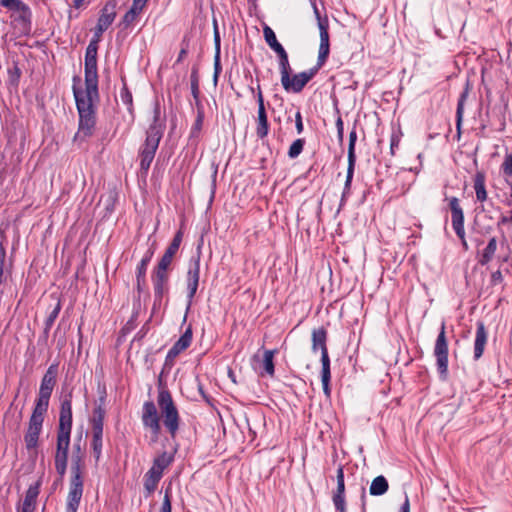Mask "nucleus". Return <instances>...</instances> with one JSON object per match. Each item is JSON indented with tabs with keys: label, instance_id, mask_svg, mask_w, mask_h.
<instances>
[{
	"label": "nucleus",
	"instance_id": "12",
	"mask_svg": "<svg viewBox=\"0 0 512 512\" xmlns=\"http://www.w3.org/2000/svg\"><path fill=\"white\" fill-rule=\"evenodd\" d=\"M72 397V391H70L61 400L57 430L72 431Z\"/></svg>",
	"mask_w": 512,
	"mask_h": 512
},
{
	"label": "nucleus",
	"instance_id": "55",
	"mask_svg": "<svg viewBox=\"0 0 512 512\" xmlns=\"http://www.w3.org/2000/svg\"><path fill=\"white\" fill-rule=\"evenodd\" d=\"M160 121V105L156 103L153 110V123L150 126H156L163 132V126Z\"/></svg>",
	"mask_w": 512,
	"mask_h": 512
},
{
	"label": "nucleus",
	"instance_id": "36",
	"mask_svg": "<svg viewBox=\"0 0 512 512\" xmlns=\"http://www.w3.org/2000/svg\"><path fill=\"white\" fill-rule=\"evenodd\" d=\"M153 255H154L153 248H150L146 251L143 258L141 259V261L139 262V264L136 267V278L141 279V278L146 277L147 268H148V265H149Z\"/></svg>",
	"mask_w": 512,
	"mask_h": 512
},
{
	"label": "nucleus",
	"instance_id": "53",
	"mask_svg": "<svg viewBox=\"0 0 512 512\" xmlns=\"http://www.w3.org/2000/svg\"><path fill=\"white\" fill-rule=\"evenodd\" d=\"M157 479L149 478L147 475H144V489L147 492V496L153 493L158 486Z\"/></svg>",
	"mask_w": 512,
	"mask_h": 512
},
{
	"label": "nucleus",
	"instance_id": "56",
	"mask_svg": "<svg viewBox=\"0 0 512 512\" xmlns=\"http://www.w3.org/2000/svg\"><path fill=\"white\" fill-rule=\"evenodd\" d=\"M295 128L298 135L302 134L304 131L303 118L299 110L295 113Z\"/></svg>",
	"mask_w": 512,
	"mask_h": 512
},
{
	"label": "nucleus",
	"instance_id": "4",
	"mask_svg": "<svg viewBox=\"0 0 512 512\" xmlns=\"http://www.w3.org/2000/svg\"><path fill=\"white\" fill-rule=\"evenodd\" d=\"M279 70L281 75V84L284 90L292 93H300L307 85V83L313 79L319 71V69L314 66L307 71H303L291 76L292 69L289 59L283 63H280Z\"/></svg>",
	"mask_w": 512,
	"mask_h": 512
},
{
	"label": "nucleus",
	"instance_id": "51",
	"mask_svg": "<svg viewBox=\"0 0 512 512\" xmlns=\"http://www.w3.org/2000/svg\"><path fill=\"white\" fill-rule=\"evenodd\" d=\"M401 131H393L390 137V154L394 156L401 141Z\"/></svg>",
	"mask_w": 512,
	"mask_h": 512
},
{
	"label": "nucleus",
	"instance_id": "42",
	"mask_svg": "<svg viewBox=\"0 0 512 512\" xmlns=\"http://www.w3.org/2000/svg\"><path fill=\"white\" fill-rule=\"evenodd\" d=\"M329 53L330 43L320 42L317 63L315 65L316 68L320 69L325 64L329 56Z\"/></svg>",
	"mask_w": 512,
	"mask_h": 512
},
{
	"label": "nucleus",
	"instance_id": "45",
	"mask_svg": "<svg viewBox=\"0 0 512 512\" xmlns=\"http://www.w3.org/2000/svg\"><path fill=\"white\" fill-rule=\"evenodd\" d=\"M330 379H331L330 365L322 366L321 381H322V386H323V392L327 396H330V393H331Z\"/></svg>",
	"mask_w": 512,
	"mask_h": 512
},
{
	"label": "nucleus",
	"instance_id": "19",
	"mask_svg": "<svg viewBox=\"0 0 512 512\" xmlns=\"http://www.w3.org/2000/svg\"><path fill=\"white\" fill-rule=\"evenodd\" d=\"M488 340V332L482 321L476 323V334L474 340V360H479L485 350V346Z\"/></svg>",
	"mask_w": 512,
	"mask_h": 512
},
{
	"label": "nucleus",
	"instance_id": "28",
	"mask_svg": "<svg viewBox=\"0 0 512 512\" xmlns=\"http://www.w3.org/2000/svg\"><path fill=\"white\" fill-rule=\"evenodd\" d=\"M174 455L166 451L154 458L151 468L163 475V471L173 462Z\"/></svg>",
	"mask_w": 512,
	"mask_h": 512
},
{
	"label": "nucleus",
	"instance_id": "20",
	"mask_svg": "<svg viewBox=\"0 0 512 512\" xmlns=\"http://www.w3.org/2000/svg\"><path fill=\"white\" fill-rule=\"evenodd\" d=\"M41 478L34 484H31L26 491L25 498L19 512H34L36 506V499L40 492Z\"/></svg>",
	"mask_w": 512,
	"mask_h": 512
},
{
	"label": "nucleus",
	"instance_id": "32",
	"mask_svg": "<svg viewBox=\"0 0 512 512\" xmlns=\"http://www.w3.org/2000/svg\"><path fill=\"white\" fill-rule=\"evenodd\" d=\"M71 431L57 430L56 451L69 452Z\"/></svg>",
	"mask_w": 512,
	"mask_h": 512
},
{
	"label": "nucleus",
	"instance_id": "61",
	"mask_svg": "<svg viewBox=\"0 0 512 512\" xmlns=\"http://www.w3.org/2000/svg\"><path fill=\"white\" fill-rule=\"evenodd\" d=\"M503 282V276L500 270H497L491 275V283L492 285H497Z\"/></svg>",
	"mask_w": 512,
	"mask_h": 512
},
{
	"label": "nucleus",
	"instance_id": "33",
	"mask_svg": "<svg viewBox=\"0 0 512 512\" xmlns=\"http://www.w3.org/2000/svg\"><path fill=\"white\" fill-rule=\"evenodd\" d=\"M497 250V240L496 237L490 238L487 246L483 250L481 257L479 259V263L481 265H487L494 257V254Z\"/></svg>",
	"mask_w": 512,
	"mask_h": 512
},
{
	"label": "nucleus",
	"instance_id": "46",
	"mask_svg": "<svg viewBox=\"0 0 512 512\" xmlns=\"http://www.w3.org/2000/svg\"><path fill=\"white\" fill-rule=\"evenodd\" d=\"M357 141V132L355 126L349 133V144H348V162H356L355 145Z\"/></svg>",
	"mask_w": 512,
	"mask_h": 512
},
{
	"label": "nucleus",
	"instance_id": "7",
	"mask_svg": "<svg viewBox=\"0 0 512 512\" xmlns=\"http://www.w3.org/2000/svg\"><path fill=\"white\" fill-rule=\"evenodd\" d=\"M448 340L446 336V323L441 322L440 331L436 338L433 354L436 358V368L441 380L448 378Z\"/></svg>",
	"mask_w": 512,
	"mask_h": 512
},
{
	"label": "nucleus",
	"instance_id": "38",
	"mask_svg": "<svg viewBox=\"0 0 512 512\" xmlns=\"http://www.w3.org/2000/svg\"><path fill=\"white\" fill-rule=\"evenodd\" d=\"M277 351L276 350H265L264 356H263V368L265 373H267L270 376H274L275 373V366L273 362L274 355Z\"/></svg>",
	"mask_w": 512,
	"mask_h": 512
},
{
	"label": "nucleus",
	"instance_id": "31",
	"mask_svg": "<svg viewBox=\"0 0 512 512\" xmlns=\"http://www.w3.org/2000/svg\"><path fill=\"white\" fill-rule=\"evenodd\" d=\"M468 97V87L460 94L458 103H457V109H456V129H457V135L460 137L461 135V125L463 121V114H464V105Z\"/></svg>",
	"mask_w": 512,
	"mask_h": 512
},
{
	"label": "nucleus",
	"instance_id": "17",
	"mask_svg": "<svg viewBox=\"0 0 512 512\" xmlns=\"http://www.w3.org/2000/svg\"><path fill=\"white\" fill-rule=\"evenodd\" d=\"M449 209L451 212L452 228L456 235H462L464 228V212L457 197H450Z\"/></svg>",
	"mask_w": 512,
	"mask_h": 512
},
{
	"label": "nucleus",
	"instance_id": "52",
	"mask_svg": "<svg viewBox=\"0 0 512 512\" xmlns=\"http://www.w3.org/2000/svg\"><path fill=\"white\" fill-rule=\"evenodd\" d=\"M501 171L507 177L512 176V153L505 156V159L501 165Z\"/></svg>",
	"mask_w": 512,
	"mask_h": 512
},
{
	"label": "nucleus",
	"instance_id": "2",
	"mask_svg": "<svg viewBox=\"0 0 512 512\" xmlns=\"http://www.w3.org/2000/svg\"><path fill=\"white\" fill-rule=\"evenodd\" d=\"M81 436L73 444L71 459V476L69 480V491L66 498L65 512H77L84 491V455L81 449Z\"/></svg>",
	"mask_w": 512,
	"mask_h": 512
},
{
	"label": "nucleus",
	"instance_id": "37",
	"mask_svg": "<svg viewBox=\"0 0 512 512\" xmlns=\"http://www.w3.org/2000/svg\"><path fill=\"white\" fill-rule=\"evenodd\" d=\"M123 86L120 90V99L124 105H126L128 112L133 115L134 107H133V96L131 91L129 90L125 79H122Z\"/></svg>",
	"mask_w": 512,
	"mask_h": 512
},
{
	"label": "nucleus",
	"instance_id": "26",
	"mask_svg": "<svg viewBox=\"0 0 512 512\" xmlns=\"http://www.w3.org/2000/svg\"><path fill=\"white\" fill-rule=\"evenodd\" d=\"M92 439L90 442V446L92 449L93 456L95 461L98 462L102 455L103 449V429H91Z\"/></svg>",
	"mask_w": 512,
	"mask_h": 512
},
{
	"label": "nucleus",
	"instance_id": "62",
	"mask_svg": "<svg viewBox=\"0 0 512 512\" xmlns=\"http://www.w3.org/2000/svg\"><path fill=\"white\" fill-rule=\"evenodd\" d=\"M51 328L44 326L42 334L39 336L38 343L47 344Z\"/></svg>",
	"mask_w": 512,
	"mask_h": 512
},
{
	"label": "nucleus",
	"instance_id": "21",
	"mask_svg": "<svg viewBox=\"0 0 512 512\" xmlns=\"http://www.w3.org/2000/svg\"><path fill=\"white\" fill-rule=\"evenodd\" d=\"M53 390L54 389L40 385L32 413H36L42 416L46 415Z\"/></svg>",
	"mask_w": 512,
	"mask_h": 512
},
{
	"label": "nucleus",
	"instance_id": "44",
	"mask_svg": "<svg viewBox=\"0 0 512 512\" xmlns=\"http://www.w3.org/2000/svg\"><path fill=\"white\" fill-rule=\"evenodd\" d=\"M173 258L174 256L164 252L163 256L160 258L159 262L154 267V270L170 273Z\"/></svg>",
	"mask_w": 512,
	"mask_h": 512
},
{
	"label": "nucleus",
	"instance_id": "34",
	"mask_svg": "<svg viewBox=\"0 0 512 512\" xmlns=\"http://www.w3.org/2000/svg\"><path fill=\"white\" fill-rule=\"evenodd\" d=\"M69 452L56 451L54 455L55 469L58 475L62 478L67 470Z\"/></svg>",
	"mask_w": 512,
	"mask_h": 512
},
{
	"label": "nucleus",
	"instance_id": "6",
	"mask_svg": "<svg viewBox=\"0 0 512 512\" xmlns=\"http://www.w3.org/2000/svg\"><path fill=\"white\" fill-rule=\"evenodd\" d=\"M0 6L12 11L11 18L23 35H29L32 29L31 8L22 0H0Z\"/></svg>",
	"mask_w": 512,
	"mask_h": 512
},
{
	"label": "nucleus",
	"instance_id": "30",
	"mask_svg": "<svg viewBox=\"0 0 512 512\" xmlns=\"http://www.w3.org/2000/svg\"><path fill=\"white\" fill-rule=\"evenodd\" d=\"M58 364H51L41 379L40 385L54 389L57 383Z\"/></svg>",
	"mask_w": 512,
	"mask_h": 512
},
{
	"label": "nucleus",
	"instance_id": "27",
	"mask_svg": "<svg viewBox=\"0 0 512 512\" xmlns=\"http://www.w3.org/2000/svg\"><path fill=\"white\" fill-rule=\"evenodd\" d=\"M389 489V483L383 475L375 477L370 485L369 493L372 496H382Z\"/></svg>",
	"mask_w": 512,
	"mask_h": 512
},
{
	"label": "nucleus",
	"instance_id": "8",
	"mask_svg": "<svg viewBox=\"0 0 512 512\" xmlns=\"http://www.w3.org/2000/svg\"><path fill=\"white\" fill-rule=\"evenodd\" d=\"M151 281L154 290L153 311L160 308L164 297H167L170 291V273L154 270L151 273Z\"/></svg>",
	"mask_w": 512,
	"mask_h": 512
},
{
	"label": "nucleus",
	"instance_id": "13",
	"mask_svg": "<svg viewBox=\"0 0 512 512\" xmlns=\"http://www.w3.org/2000/svg\"><path fill=\"white\" fill-rule=\"evenodd\" d=\"M328 333L324 327L313 329L312 331V351H321V364L322 366L330 365V358L327 348Z\"/></svg>",
	"mask_w": 512,
	"mask_h": 512
},
{
	"label": "nucleus",
	"instance_id": "3",
	"mask_svg": "<svg viewBox=\"0 0 512 512\" xmlns=\"http://www.w3.org/2000/svg\"><path fill=\"white\" fill-rule=\"evenodd\" d=\"M157 404L161 411L163 424L174 439L180 427V416L172 395L168 389L162 388L158 392Z\"/></svg>",
	"mask_w": 512,
	"mask_h": 512
},
{
	"label": "nucleus",
	"instance_id": "22",
	"mask_svg": "<svg viewBox=\"0 0 512 512\" xmlns=\"http://www.w3.org/2000/svg\"><path fill=\"white\" fill-rule=\"evenodd\" d=\"M486 175L484 171L478 170L473 176V188L476 194V200L484 203L488 199L486 190Z\"/></svg>",
	"mask_w": 512,
	"mask_h": 512
},
{
	"label": "nucleus",
	"instance_id": "47",
	"mask_svg": "<svg viewBox=\"0 0 512 512\" xmlns=\"http://www.w3.org/2000/svg\"><path fill=\"white\" fill-rule=\"evenodd\" d=\"M186 286H187V307H186L185 315L183 317V323H185L187 320V315H188V312L193 303V299L197 293L199 284H186Z\"/></svg>",
	"mask_w": 512,
	"mask_h": 512
},
{
	"label": "nucleus",
	"instance_id": "64",
	"mask_svg": "<svg viewBox=\"0 0 512 512\" xmlns=\"http://www.w3.org/2000/svg\"><path fill=\"white\" fill-rule=\"evenodd\" d=\"M190 85H199L198 69L196 67L192 68L190 75Z\"/></svg>",
	"mask_w": 512,
	"mask_h": 512
},
{
	"label": "nucleus",
	"instance_id": "1",
	"mask_svg": "<svg viewBox=\"0 0 512 512\" xmlns=\"http://www.w3.org/2000/svg\"><path fill=\"white\" fill-rule=\"evenodd\" d=\"M78 112V130L74 142L85 141L93 136L97 122V106L100 101L99 92L82 91L76 84L72 87Z\"/></svg>",
	"mask_w": 512,
	"mask_h": 512
},
{
	"label": "nucleus",
	"instance_id": "9",
	"mask_svg": "<svg viewBox=\"0 0 512 512\" xmlns=\"http://www.w3.org/2000/svg\"><path fill=\"white\" fill-rule=\"evenodd\" d=\"M141 420L143 426L149 429L155 439L158 438L161 432L160 417L153 401H146L142 407Z\"/></svg>",
	"mask_w": 512,
	"mask_h": 512
},
{
	"label": "nucleus",
	"instance_id": "49",
	"mask_svg": "<svg viewBox=\"0 0 512 512\" xmlns=\"http://www.w3.org/2000/svg\"><path fill=\"white\" fill-rule=\"evenodd\" d=\"M171 499H172V489H171V487H167L164 492V498H163V502H162L159 512H171V510H172V505H171L172 500Z\"/></svg>",
	"mask_w": 512,
	"mask_h": 512
},
{
	"label": "nucleus",
	"instance_id": "35",
	"mask_svg": "<svg viewBox=\"0 0 512 512\" xmlns=\"http://www.w3.org/2000/svg\"><path fill=\"white\" fill-rule=\"evenodd\" d=\"M106 410L105 407L95 406L93 409L92 417L90 419L91 429H103Z\"/></svg>",
	"mask_w": 512,
	"mask_h": 512
},
{
	"label": "nucleus",
	"instance_id": "18",
	"mask_svg": "<svg viewBox=\"0 0 512 512\" xmlns=\"http://www.w3.org/2000/svg\"><path fill=\"white\" fill-rule=\"evenodd\" d=\"M263 34L264 39L267 43V45L276 53L278 58V65L280 63H283L284 61H287L289 59L288 53L284 49V47L278 42L276 35L271 27L268 25H265L263 27Z\"/></svg>",
	"mask_w": 512,
	"mask_h": 512
},
{
	"label": "nucleus",
	"instance_id": "59",
	"mask_svg": "<svg viewBox=\"0 0 512 512\" xmlns=\"http://www.w3.org/2000/svg\"><path fill=\"white\" fill-rule=\"evenodd\" d=\"M108 28L103 26L102 24L97 22V25L94 30V36L91 40H97V43L100 41V37Z\"/></svg>",
	"mask_w": 512,
	"mask_h": 512
},
{
	"label": "nucleus",
	"instance_id": "50",
	"mask_svg": "<svg viewBox=\"0 0 512 512\" xmlns=\"http://www.w3.org/2000/svg\"><path fill=\"white\" fill-rule=\"evenodd\" d=\"M5 273H10L6 268V249L2 241H0V281L3 282Z\"/></svg>",
	"mask_w": 512,
	"mask_h": 512
},
{
	"label": "nucleus",
	"instance_id": "41",
	"mask_svg": "<svg viewBox=\"0 0 512 512\" xmlns=\"http://www.w3.org/2000/svg\"><path fill=\"white\" fill-rule=\"evenodd\" d=\"M182 240H183V231L180 229L175 233L172 241L166 248L165 252L172 256H175L179 250Z\"/></svg>",
	"mask_w": 512,
	"mask_h": 512
},
{
	"label": "nucleus",
	"instance_id": "54",
	"mask_svg": "<svg viewBox=\"0 0 512 512\" xmlns=\"http://www.w3.org/2000/svg\"><path fill=\"white\" fill-rule=\"evenodd\" d=\"M97 52H98L97 40H90V42L86 48L85 58H97Z\"/></svg>",
	"mask_w": 512,
	"mask_h": 512
},
{
	"label": "nucleus",
	"instance_id": "29",
	"mask_svg": "<svg viewBox=\"0 0 512 512\" xmlns=\"http://www.w3.org/2000/svg\"><path fill=\"white\" fill-rule=\"evenodd\" d=\"M355 164H356V162H348L346 180L344 183V188H343V192H342V196H341L340 207H342L344 205L345 201L347 200V198L350 195L352 180H353L354 171H355Z\"/></svg>",
	"mask_w": 512,
	"mask_h": 512
},
{
	"label": "nucleus",
	"instance_id": "24",
	"mask_svg": "<svg viewBox=\"0 0 512 512\" xmlns=\"http://www.w3.org/2000/svg\"><path fill=\"white\" fill-rule=\"evenodd\" d=\"M116 5L117 3L115 0L107 1L101 9V14L97 22L108 28L116 17Z\"/></svg>",
	"mask_w": 512,
	"mask_h": 512
},
{
	"label": "nucleus",
	"instance_id": "23",
	"mask_svg": "<svg viewBox=\"0 0 512 512\" xmlns=\"http://www.w3.org/2000/svg\"><path fill=\"white\" fill-rule=\"evenodd\" d=\"M205 118V113L199 111L196 115V119L191 127L189 137H188V145L190 147H193L194 149L197 148L199 142H200V134L203 127Z\"/></svg>",
	"mask_w": 512,
	"mask_h": 512
},
{
	"label": "nucleus",
	"instance_id": "39",
	"mask_svg": "<svg viewBox=\"0 0 512 512\" xmlns=\"http://www.w3.org/2000/svg\"><path fill=\"white\" fill-rule=\"evenodd\" d=\"M140 12H141V10L131 7L124 14V16L119 24L122 27V29H127L128 27H130L134 23V21L138 18Z\"/></svg>",
	"mask_w": 512,
	"mask_h": 512
},
{
	"label": "nucleus",
	"instance_id": "48",
	"mask_svg": "<svg viewBox=\"0 0 512 512\" xmlns=\"http://www.w3.org/2000/svg\"><path fill=\"white\" fill-rule=\"evenodd\" d=\"M320 42L329 43V20L327 16L319 22Z\"/></svg>",
	"mask_w": 512,
	"mask_h": 512
},
{
	"label": "nucleus",
	"instance_id": "63",
	"mask_svg": "<svg viewBox=\"0 0 512 512\" xmlns=\"http://www.w3.org/2000/svg\"><path fill=\"white\" fill-rule=\"evenodd\" d=\"M221 72V65H220V54L215 55V62H214V79L216 80L219 73Z\"/></svg>",
	"mask_w": 512,
	"mask_h": 512
},
{
	"label": "nucleus",
	"instance_id": "43",
	"mask_svg": "<svg viewBox=\"0 0 512 512\" xmlns=\"http://www.w3.org/2000/svg\"><path fill=\"white\" fill-rule=\"evenodd\" d=\"M56 300L57 301H56L55 306L49 312V314H48V316H47V318L45 319V322H44V326L49 327V328H52V326L55 323L56 319L58 318L59 313H60L61 308H62V303H61L60 298H57Z\"/></svg>",
	"mask_w": 512,
	"mask_h": 512
},
{
	"label": "nucleus",
	"instance_id": "58",
	"mask_svg": "<svg viewBox=\"0 0 512 512\" xmlns=\"http://www.w3.org/2000/svg\"><path fill=\"white\" fill-rule=\"evenodd\" d=\"M337 137L340 142L343 141L344 137V124L341 116H338L336 120Z\"/></svg>",
	"mask_w": 512,
	"mask_h": 512
},
{
	"label": "nucleus",
	"instance_id": "10",
	"mask_svg": "<svg viewBox=\"0 0 512 512\" xmlns=\"http://www.w3.org/2000/svg\"><path fill=\"white\" fill-rule=\"evenodd\" d=\"M45 416L32 413L29 419L28 429L24 435L27 450L35 449L38 446L39 436L42 431Z\"/></svg>",
	"mask_w": 512,
	"mask_h": 512
},
{
	"label": "nucleus",
	"instance_id": "60",
	"mask_svg": "<svg viewBox=\"0 0 512 512\" xmlns=\"http://www.w3.org/2000/svg\"><path fill=\"white\" fill-rule=\"evenodd\" d=\"M188 54V43H186L184 40L182 41V47L179 52L178 58L176 60V64L180 63Z\"/></svg>",
	"mask_w": 512,
	"mask_h": 512
},
{
	"label": "nucleus",
	"instance_id": "14",
	"mask_svg": "<svg viewBox=\"0 0 512 512\" xmlns=\"http://www.w3.org/2000/svg\"><path fill=\"white\" fill-rule=\"evenodd\" d=\"M193 330L192 325L189 324L180 338L173 344L166 355V363L172 362L179 354L188 349L192 343Z\"/></svg>",
	"mask_w": 512,
	"mask_h": 512
},
{
	"label": "nucleus",
	"instance_id": "40",
	"mask_svg": "<svg viewBox=\"0 0 512 512\" xmlns=\"http://www.w3.org/2000/svg\"><path fill=\"white\" fill-rule=\"evenodd\" d=\"M305 143L306 141L304 138L294 140L288 149L287 156L290 159L297 158L302 153Z\"/></svg>",
	"mask_w": 512,
	"mask_h": 512
},
{
	"label": "nucleus",
	"instance_id": "57",
	"mask_svg": "<svg viewBox=\"0 0 512 512\" xmlns=\"http://www.w3.org/2000/svg\"><path fill=\"white\" fill-rule=\"evenodd\" d=\"M213 26H214V44H215V50H216V53H217V54H220V43H221V38H220L219 30H218L217 21H216L215 19H214V21H213Z\"/></svg>",
	"mask_w": 512,
	"mask_h": 512
},
{
	"label": "nucleus",
	"instance_id": "5",
	"mask_svg": "<svg viewBox=\"0 0 512 512\" xmlns=\"http://www.w3.org/2000/svg\"><path fill=\"white\" fill-rule=\"evenodd\" d=\"M162 136V131L156 126H149L146 131L145 141L141 145L138 153L140 171L144 175H146L150 169Z\"/></svg>",
	"mask_w": 512,
	"mask_h": 512
},
{
	"label": "nucleus",
	"instance_id": "16",
	"mask_svg": "<svg viewBox=\"0 0 512 512\" xmlns=\"http://www.w3.org/2000/svg\"><path fill=\"white\" fill-rule=\"evenodd\" d=\"M336 480L337 488L333 493L332 500L337 512H346L344 467L341 464L337 468Z\"/></svg>",
	"mask_w": 512,
	"mask_h": 512
},
{
	"label": "nucleus",
	"instance_id": "11",
	"mask_svg": "<svg viewBox=\"0 0 512 512\" xmlns=\"http://www.w3.org/2000/svg\"><path fill=\"white\" fill-rule=\"evenodd\" d=\"M257 103H258V112H257V118H256V136L259 139H264L267 137L269 133V122L267 117V112L264 104V97L263 93L261 91V87L258 84L257 86Z\"/></svg>",
	"mask_w": 512,
	"mask_h": 512
},
{
	"label": "nucleus",
	"instance_id": "25",
	"mask_svg": "<svg viewBox=\"0 0 512 512\" xmlns=\"http://www.w3.org/2000/svg\"><path fill=\"white\" fill-rule=\"evenodd\" d=\"M200 279V254L189 261L186 273V284H199Z\"/></svg>",
	"mask_w": 512,
	"mask_h": 512
},
{
	"label": "nucleus",
	"instance_id": "15",
	"mask_svg": "<svg viewBox=\"0 0 512 512\" xmlns=\"http://www.w3.org/2000/svg\"><path fill=\"white\" fill-rule=\"evenodd\" d=\"M85 89L82 91L99 92L97 58H85Z\"/></svg>",
	"mask_w": 512,
	"mask_h": 512
}]
</instances>
